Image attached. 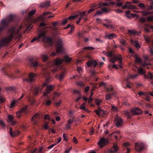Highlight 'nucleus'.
Wrapping results in <instances>:
<instances>
[{"label":"nucleus","instance_id":"obj_1","mask_svg":"<svg viewBox=\"0 0 153 153\" xmlns=\"http://www.w3.org/2000/svg\"><path fill=\"white\" fill-rule=\"evenodd\" d=\"M16 32L15 28H12L9 31L10 34L8 37H6L2 39L0 42V46H3L8 44L12 40L13 36L15 35Z\"/></svg>","mask_w":153,"mask_h":153},{"label":"nucleus","instance_id":"obj_2","mask_svg":"<svg viewBox=\"0 0 153 153\" xmlns=\"http://www.w3.org/2000/svg\"><path fill=\"white\" fill-rule=\"evenodd\" d=\"M45 31L39 33L38 37V40L43 42L46 41L49 44L51 43L52 40L51 38L47 37L45 35Z\"/></svg>","mask_w":153,"mask_h":153},{"label":"nucleus","instance_id":"obj_3","mask_svg":"<svg viewBox=\"0 0 153 153\" xmlns=\"http://www.w3.org/2000/svg\"><path fill=\"white\" fill-rule=\"evenodd\" d=\"M135 149L138 152H141L143 150L147 149L146 145L142 143H135Z\"/></svg>","mask_w":153,"mask_h":153},{"label":"nucleus","instance_id":"obj_4","mask_svg":"<svg viewBox=\"0 0 153 153\" xmlns=\"http://www.w3.org/2000/svg\"><path fill=\"white\" fill-rule=\"evenodd\" d=\"M63 42L62 40L59 41L56 43V51L57 53H61L63 51L62 47Z\"/></svg>","mask_w":153,"mask_h":153},{"label":"nucleus","instance_id":"obj_5","mask_svg":"<svg viewBox=\"0 0 153 153\" xmlns=\"http://www.w3.org/2000/svg\"><path fill=\"white\" fill-rule=\"evenodd\" d=\"M108 142V140L107 138H105L103 137L100 139L97 144L100 146V147H103Z\"/></svg>","mask_w":153,"mask_h":153},{"label":"nucleus","instance_id":"obj_6","mask_svg":"<svg viewBox=\"0 0 153 153\" xmlns=\"http://www.w3.org/2000/svg\"><path fill=\"white\" fill-rule=\"evenodd\" d=\"M54 88V86L53 85H51L47 86L45 92L43 93L44 95L47 96L48 94H50V92L53 90Z\"/></svg>","mask_w":153,"mask_h":153},{"label":"nucleus","instance_id":"obj_7","mask_svg":"<svg viewBox=\"0 0 153 153\" xmlns=\"http://www.w3.org/2000/svg\"><path fill=\"white\" fill-rule=\"evenodd\" d=\"M131 112L133 115H137L142 114V110L138 108H132L131 110Z\"/></svg>","mask_w":153,"mask_h":153},{"label":"nucleus","instance_id":"obj_8","mask_svg":"<svg viewBox=\"0 0 153 153\" xmlns=\"http://www.w3.org/2000/svg\"><path fill=\"white\" fill-rule=\"evenodd\" d=\"M36 76L35 74H34L32 73H30L28 77V79H24L23 80L24 81H27L29 82H32L33 81L35 80V76Z\"/></svg>","mask_w":153,"mask_h":153},{"label":"nucleus","instance_id":"obj_9","mask_svg":"<svg viewBox=\"0 0 153 153\" xmlns=\"http://www.w3.org/2000/svg\"><path fill=\"white\" fill-rule=\"evenodd\" d=\"M114 121L117 127H120L123 125V121L121 118L116 117L115 118Z\"/></svg>","mask_w":153,"mask_h":153},{"label":"nucleus","instance_id":"obj_10","mask_svg":"<svg viewBox=\"0 0 153 153\" xmlns=\"http://www.w3.org/2000/svg\"><path fill=\"white\" fill-rule=\"evenodd\" d=\"M94 111L96 114L100 117L101 116H102L105 114V112L100 107H98L97 110H95Z\"/></svg>","mask_w":153,"mask_h":153},{"label":"nucleus","instance_id":"obj_11","mask_svg":"<svg viewBox=\"0 0 153 153\" xmlns=\"http://www.w3.org/2000/svg\"><path fill=\"white\" fill-rule=\"evenodd\" d=\"M9 130L10 133L12 137H16L19 134V132L17 131H15L13 132V129L11 128H10Z\"/></svg>","mask_w":153,"mask_h":153},{"label":"nucleus","instance_id":"obj_12","mask_svg":"<svg viewBox=\"0 0 153 153\" xmlns=\"http://www.w3.org/2000/svg\"><path fill=\"white\" fill-rule=\"evenodd\" d=\"M1 27H0V31L4 28L5 26L7 25V21L5 19L2 20L1 23Z\"/></svg>","mask_w":153,"mask_h":153},{"label":"nucleus","instance_id":"obj_13","mask_svg":"<svg viewBox=\"0 0 153 153\" xmlns=\"http://www.w3.org/2000/svg\"><path fill=\"white\" fill-rule=\"evenodd\" d=\"M113 148L114 149V151H112L111 150H110L109 151V152L110 153H114L115 152H117V151L119 149V147L117 146V144L114 143L113 144Z\"/></svg>","mask_w":153,"mask_h":153},{"label":"nucleus","instance_id":"obj_14","mask_svg":"<svg viewBox=\"0 0 153 153\" xmlns=\"http://www.w3.org/2000/svg\"><path fill=\"white\" fill-rule=\"evenodd\" d=\"M50 2L49 1H45L41 3L40 6L41 7H46L50 6Z\"/></svg>","mask_w":153,"mask_h":153},{"label":"nucleus","instance_id":"obj_15","mask_svg":"<svg viewBox=\"0 0 153 153\" xmlns=\"http://www.w3.org/2000/svg\"><path fill=\"white\" fill-rule=\"evenodd\" d=\"M135 58V64H136L137 63L139 64H141L142 62V60L137 55H136L134 56Z\"/></svg>","mask_w":153,"mask_h":153},{"label":"nucleus","instance_id":"obj_16","mask_svg":"<svg viewBox=\"0 0 153 153\" xmlns=\"http://www.w3.org/2000/svg\"><path fill=\"white\" fill-rule=\"evenodd\" d=\"M115 4L114 2H109L107 1V2L103 3L102 4V5L104 6H111Z\"/></svg>","mask_w":153,"mask_h":153},{"label":"nucleus","instance_id":"obj_17","mask_svg":"<svg viewBox=\"0 0 153 153\" xmlns=\"http://www.w3.org/2000/svg\"><path fill=\"white\" fill-rule=\"evenodd\" d=\"M64 61L63 59V58H57L54 61L56 65H58L61 63L63 61Z\"/></svg>","mask_w":153,"mask_h":153},{"label":"nucleus","instance_id":"obj_18","mask_svg":"<svg viewBox=\"0 0 153 153\" xmlns=\"http://www.w3.org/2000/svg\"><path fill=\"white\" fill-rule=\"evenodd\" d=\"M132 3V2L128 1L126 2L124 5L122 7V8L123 9H128L129 4Z\"/></svg>","mask_w":153,"mask_h":153},{"label":"nucleus","instance_id":"obj_19","mask_svg":"<svg viewBox=\"0 0 153 153\" xmlns=\"http://www.w3.org/2000/svg\"><path fill=\"white\" fill-rule=\"evenodd\" d=\"M117 36L114 33H111L105 36V37L108 39H112L114 37H116Z\"/></svg>","mask_w":153,"mask_h":153},{"label":"nucleus","instance_id":"obj_20","mask_svg":"<svg viewBox=\"0 0 153 153\" xmlns=\"http://www.w3.org/2000/svg\"><path fill=\"white\" fill-rule=\"evenodd\" d=\"M14 18V16L12 14L10 15L7 17V19H5V20L7 21V24H8L9 22L12 21Z\"/></svg>","mask_w":153,"mask_h":153},{"label":"nucleus","instance_id":"obj_21","mask_svg":"<svg viewBox=\"0 0 153 153\" xmlns=\"http://www.w3.org/2000/svg\"><path fill=\"white\" fill-rule=\"evenodd\" d=\"M42 60L44 62H45L47 61L48 58V57L47 54H43L41 56Z\"/></svg>","mask_w":153,"mask_h":153},{"label":"nucleus","instance_id":"obj_22","mask_svg":"<svg viewBox=\"0 0 153 153\" xmlns=\"http://www.w3.org/2000/svg\"><path fill=\"white\" fill-rule=\"evenodd\" d=\"M63 59H64V61H65L66 62H70L72 59V58L69 57L68 56H65Z\"/></svg>","mask_w":153,"mask_h":153},{"label":"nucleus","instance_id":"obj_23","mask_svg":"<svg viewBox=\"0 0 153 153\" xmlns=\"http://www.w3.org/2000/svg\"><path fill=\"white\" fill-rule=\"evenodd\" d=\"M137 71L139 74L141 75L144 74L146 73L145 71L142 68H138Z\"/></svg>","mask_w":153,"mask_h":153},{"label":"nucleus","instance_id":"obj_24","mask_svg":"<svg viewBox=\"0 0 153 153\" xmlns=\"http://www.w3.org/2000/svg\"><path fill=\"white\" fill-rule=\"evenodd\" d=\"M36 10H32L30 11L28 13V15L29 17H30L32 16L34 14H35V13L36 12Z\"/></svg>","mask_w":153,"mask_h":153},{"label":"nucleus","instance_id":"obj_25","mask_svg":"<svg viewBox=\"0 0 153 153\" xmlns=\"http://www.w3.org/2000/svg\"><path fill=\"white\" fill-rule=\"evenodd\" d=\"M102 101V100H99L98 99H96L95 100V103L97 106L100 105V103Z\"/></svg>","mask_w":153,"mask_h":153},{"label":"nucleus","instance_id":"obj_26","mask_svg":"<svg viewBox=\"0 0 153 153\" xmlns=\"http://www.w3.org/2000/svg\"><path fill=\"white\" fill-rule=\"evenodd\" d=\"M138 74H134V75H130L129 76V78H130L132 79H136L138 76Z\"/></svg>","mask_w":153,"mask_h":153},{"label":"nucleus","instance_id":"obj_27","mask_svg":"<svg viewBox=\"0 0 153 153\" xmlns=\"http://www.w3.org/2000/svg\"><path fill=\"white\" fill-rule=\"evenodd\" d=\"M120 134V133L119 131H114L113 132H112L111 133V134H110L108 136H112L113 135V136H114V134Z\"/></svg>","mask_w":153,"mask_h":153},{"label":"nucleus","instance_id":"obj_28","mask_svg":"<svg viewBox=\"0 0 153 153\" xmlns=\"http://www.w3.org/2000/svg\"><path fill=\"white\" fill-rule=\"evenodd\" d=\"M38 113L34 114L32 117V118L31 119V121H33L34 119L38 118Z\"/></svg>","mask_w":153,"mask_h":153},{"label":"nucleus","instance_id":"obj_29","mask_svg":"<svg viewBox=\"0 0 153 153\" xmlns=\"http://www.w3.org/2000/svg\"><path fill=\"white\" fill-rule=\"evenodd\" d=\"M128 9L134 10L137 9V7L134 5H131V4H129Z\"/></svg>","mask_w":153,"mask_h":153},{"label":"nucleus","instance_id":"obj_30","mask_svg":"<svg viewBox=\"0 0 153 153\" xmlns=\"http://www.w3.org/2000/svg\"><path fill=\"white\" fill-rule=\"evenodd\" d=\"M65 76V74L64 73L62 74L59 75V77L58 78V79L60 81H62L64 78Z\"/></svg>","mask_w":153,"mask_h":153},{"label":"nucleus","instance_id":"obj_31","mask_svg":"<svg viewBox=\"0 0 153 153\" xmlns=\"http://www.w3.org/2000/svg\"><path fill=\"white\" fill-rule=\"evenodd\" d=\"M93 61L94 60H91L88 61L87 63V66L89 67L93 65Z\"/></svg>","mask_w":153,"mask_h":153},{"label":"nucleus","instance_id":"obj_32","mask_svg":"<svg viewBox=\"0 0 153 153\" xmlns=\"http://www.w3.org/2000/svg\"><path fill=\"white\" fill-rule=\"evenodd\" d=\"M111 109L112 111L114 112L117 111L118 110L116 106L113 105L111 106Z\"/></svg>","mask_w":153,"mask_h":153},{"label":"nucleus","instance_id":"obj_33","mask_svg":"<svg viewBox=\"0 0 153 153\" xmlns=\"http://www.w3.org/2000/svg\"><path fill=\"white\" fill-rule=\"evenodd\" d=\"M142 14L143 16H145L148 15L151 13L148 11H143L142 12Z\"/></svg>","mask_w":153,"mask_h":153},{"label":"nucleus","instance_id":"obj_34","mask_svg":"<svg viewBox=\"0 0 153 153\" xmlns=\"http://www.w3.org/2000/svg\"><path fill=\"white\" fill-rule=\"evenodd\" d=\"M111 94H108L105 95V99L106 100H109L111 99Z\"/></svg>","mask_w":153,"mask_h":153},{"label":"nucleus","instance_id":"obj_35","mask_svg":"<svg viewBox=\"0 0 153 153\" xmlns=\"http://www.w3.org/2000/svg\"><path fill=\"white\" fill-rule=\"evenodd\" d=\"M38 88L37 87H36L34 88L33 91V94L35 95H36L38 94Z\"/></svg>","mask_w":153,"mask_h":153},{"label":"nucleus","instance_id":"obj_36","mask_svg":"<svg viewBox=\"0 0 153 153\" xmlns=\"http://www.w3.org/2000/svg\"><path fill=\"white\" fill-rule=\"evenodd\" d=\"M133 45L137 48H140V46L138 43L137 41H134Z\"/></svg>","mask_w":153,"mask_h":153},{"label":"nucleus","instance_id":"obj_37","mask_svg":"<svg viewBox=\"0 0 153 153\" xmlns=\"http://www.w3.org/2000/svg\"><path fill=\"white\" fill-rule=\"evenodd\" d=\"M22 113V112L20 111V110L19 111H18L16 113L17 117L18 118H19L20 117L21 114Z\"/></svg>","mask_w":153,"mask_h":153},{"label":"nucleus","instance_id":"obj_38","mask_svg":"<svg viewBox=\"0 0 153 153\" xmlns=\"http://www.w3.org/2000/svg\"><path fill=\"white\" fill-rule=\"evenodd\" d=\"M140 8H143L145 7V5L143 3H140L137 5Z\"/></svg>","mask_w":153,"mask_h":153},{"label":"nucleus","instance_id":"obj_39","mask_svg":"<svg viewBox=\"0 0 153 153\" xmlns=\"http://www.w3.org/2000/svg\"><path fill=\"white\" fill-rule=\"evenodd\" d=\"M27 107H28L27 105H25L24 107L23 108H22L20 110L22 113L24 111H25V110H26L27 109Z\"/></svg>","mask_w":153,"mask_h":153},{"label":"nucleus","instance_id":"obj_40","mask_svg":"<svg viewBox=\"0 0 153 153\" xmlns=\"http://www.w3.org/2000/svg\"><path fill=\"white\" fill-rule=\"evenodd\" d=\"M94 47L90 46L85 47L83 48L84 49H86L88 50H94Z\"/></svg>","mask_w":153,"mask_h":153},{"label":"nucleus","instance_id":"obj_41","mask_svg":"<svg viewBox=\"0 0 153 153\" xmlns=\"http://www.w3.org/2000/svg\"><path fill=\"white\" fill-rule=\"evenodd\" d=\"M45 18L43 16V15H42L37 18V20H43L45 19Z\"/></svg>","mask_w":153,"mask_h":153},{"label":"nucleus","instance_id":"obj_42","mask_svg":"<svg viewBox=\"0 0 153 153\" xmlns=\"http://www.w3.org/2000/svg\"><path fill=\"white\" fill-rule=\"evenodd\" d=\"M85 103H83L82 104V105L80 106V109H82L84 110H86V108L85 107Z\"/></svg>","mask_w":153,"mask_h":153},{"label":"nucleus","instance_id":"obj_43","mask_svg":"<svg viewBox=\"0 0 153 153\" xmlns=\"http://www.w3.org/2000/svg\"><path fill=\"white\" fill-rule=\"evenodd\" d=\"M60 95V93H58L57 92H55L54 93V96L53 97V99L54 100L55 99V98L58 97H59Z\"/></svg>","mask_w":153,"mask_h":153},{"label":"nucleus","instance_id":"obj_44","mask_svg":"<svg viewBox=\"0 0 153 153\" xmlns=\"http://www.w3.org/2000/svg\"><path fill=\"white\" fill-rule=\"evenodd\" d=\"M78 16V15L76 16H71L68 17V19L69 20L74 19L75 18H76Z\"/></svg>","mask_w":153,"mask_h":153},{"label":"nucleus","instance_id":"obj_45","mask_svg":"<svg viewBox=\"0 0 153 153\" xmlns=\"http://www.w3.org/2000/svg\"><path fill=\"white\" fill-rule=\"evenodd\" d=\"M5 99L1 95H0V103H2L4 102Z\"/></svg>","mask_w":153,"mask_h":153},{"label":"nucleus","instance_id":"obj_46","mask_svg":"<svg viewBox=\"0 0 153 153\" xmlns=\"http://www.w3.org/2000/svg\"><path fill=\"white\" fill-rule=\"evenodd\" d=\"M14 119L13 117L11 115H9L8 117V119L9 122L11 121Z\"/></svg>","mask_w":153,"mask_h":153},{"label":"nucleus","instance_id":"obj_47","mask_svg":"<svg viewBox=\"0 0 153 153\" xmlns=\"http://www.w3.org/2000/svg\"><path fill=\"white\" fill-rule=\"evenodd\" d=\"M120 42L121 44L123 45H126L127 44L126 41L123 39H121Z\"/></svg>","mask_w":153,"mask_h":153},{"label":"nucleus","instance_id":"obj_48","mask_svg":"<svg viewBox=\"0 0 153 153\" xmlns=\"http://www.w3.org/2000/svg\"><path fill=\"white\" fill-rule=\"evenodd\" d=\"M113 54L111 51H110L109 52H107L106 54V56L108 57H112V56Z\"/></svg>","mask_w":153,"mask_h":153},{"label":"nucleus","instance_id":"obj_49","mask_svg":"<svg viewBox=\"0 0 153 153\" xmlns=\"http://www.w3.org/2000/svg\"><path fill=\"white\" fill-rule=\"evenodd\" d=\"M74 120V118H72V119H70L68 120V123L69 125H71L73 122Z\"/></svg>","mask_w":153,"mask_h":153},{"label":"nucleus","instance_id":"obj_50","mask_svg":"<svg viewBox=\"0 0 153 153\" xmlns=\"http://www.w3.org/2000/svg\"><path fill=\"white\" fill-rule=\"evenodd\" d=\"M130 13V12L129 10L126 11V16L128 19L130 18V17L129 15Z\"/></svg>","mask_w":153,"mask_h":153},{"label":"nucleus","instance_id":"obj_51","mask_svg":"<svg viewBox=\"0 0 153 153\" xmlns=\"http://www.w3.org/2000/svg\"><path fill=\"white\" fill-rule=\"evenodd\" d=\"M147 20L148 21L151 22L153 21V16H151L147 18Z\"/></svg>","mask_w":153,"mask_h":153},{"label":"nucleus","instance_id":"obj_52","mask_svg":"<svg viewBox=\"0 0 153 153\" xmlns=\"http://www.w3.org/2000/svg\"><path fill=\"white\" fill-rule=\"evenodd\" d=\"M140 21L141 23H143L146 22V20L143 17H141L140 19Z\"/></svg>","mask_w":153,"mask_h":153},{"label":"nucleus","instance_id":"obj_53","mask_svg":"<svg viewBox=\"0 0 153 153\" xmlns=\"http://www.w3.org/2000/svg\"><path fill=\"white\" fill-rule=\"evenodd\" d=\"M70 27L71 28V30L70 32L69 33V34H70L73 31L74 28V26L73 25H71Z\"/></svg>","mask_w":153,"mask_h":153},{"label":"nucleus","instance_id":"obj_54","mask_svg":"<svg viewBox=\"0 0 153 153\" xmlns=\"http://www.w3.org/2000/svg\"><path fill=\"white\" fill-rule=\"evenodd\" d=\"M148 77L150 78L151 79H152L153 77V75L151 73L149 72V73Z\"/></svg>","mask_w":153,"mask_h":153},{"label":"nucleus","instance_id":"obj_55","mask_svg":"<svg viewBox=\"0 0 153 153\" xmlns=\"http://www.w3.org/2000/svg\"><path fill=\"white\" fill-rule=\"evenodd\" d=\"M0 125L4 127L5 126L4 123L2 120H0Z\"/></svg>","mask_w":153,"mask_h":153},{"label":"nucleus","instance_id":"obj_56","mask_svg":"<svg viewBox=\"0 0 153 153\" xmlns=\"http://www.w3.org/2000/svg\"><path fill=\"white\" fill-rule=\"evenodd\" d=\"M67 136V135H66L64 133L63 134V140L65 141H67L68 140Z\"/></svg>","mask_w":153,"mask_h":153},{"label":"nucleus","instance_id":"obj_57","mask_svg":"<svg viewBox=\"0 0 153 153\" xmlns=\"http://www.w3.org/2000/svg\"><path fill=\"white\" fill-rule=\"evenodd\" d=\"M15 103H16L15 101H13L10 104V108H12L14 106V105L15 104Z\"/></svg>","mask_w":153,"mask_h":153},{"label":"nucleus","instance_id":"obj_58","mask_svg":"<svg viewBox=\"0 0 153 153\" xmlns=\"http://www.w3.org/2000/svg\"><path fill=\"white\" fill-rule=\"evenodd\" d=\"M102 11L103 12H110L111 11V10L109 9L108 10L106 8H104L102 9Z\"/></svg>","mask_w":153,"mask_h":153},{"label":"nucleus","instance_id":"obj_59","mask_svg":"<svg viewBox=\"0 0 153 153\" xmlns=\"http://www.w3.org/2000/svg\"><path fill=\"white\" fill-rule=\"evenodd\" d=\"M147 9L149 10H152L153 9V5L151 4L148 6Z\"/></svg>","mask_w":153,"mask_h":153},{"label":"nucleus","instance_id":"obj_60","mask_svg":"<svg viewBox=\"0 0 153 153\" xmlns=\"http://www.w3.org/2000/svg\"><path fill=\"white\" fill-rule=\"evenodd\" d=\"M85 12H83L80 13V17H82V18L83 17L85 16Z\"/></svg>","mask_w":153,"mask_h":153},{"label":"nucleus","instance_id":"obj_61","mask_svg":"<svg viewBox=\"0 0 153 153\" xmlns=\"http://www.w3.org/2000/svg\"><path fill=\"white\" fill-rule=\"evenodd\" d=\"M32 64L34 67H36L38 65V62L36 61L34 62H33Z\"/></svg>","mask_w":153,"mask_h":153},{"label":"nucleus","instance_id":"obj_62","mask_svg":"<svg viewBox=\"0 0 153 153\" xmlns=\"http://www.w3.org/2000/svg\"><path fill=\"white\" fill-rule=\"evenodd\" d=\"M128 32L130 33L131 34H134L136 33V32L134 30H128Z\"/></svg>","mask_w":153,"mask_h":153},{"label":"nucleus","instance_id":"obj_63","mask_svg":"<svg viewBox=\"0 0 153 153\" xmlns=\"http://www.w3.org/2000/svg\"><path fill=\"white\" fill-rule=\"evenodd\" d=\"M72 149V148L71 147L70 148L66 149L65 151L64 152L65 153H68L69 152L70 150Z\"/></svg>","mask_w":153,"mask_h":153},{"label":"nucleus","instance_id":"obj_64","mask_svg":"<svg viewBox=\"0 0 153 153\" xmlns=\"http://www.w3.org/2000/svg\"><path fill=\"white\" fill-rule=\"evenodd\" d=\"M115 11L117 13H121L123 12V11L121 10L120 9H117L115 10Z\"/></svg>","mask_w":153,"mask_h":153}]
</instances>
